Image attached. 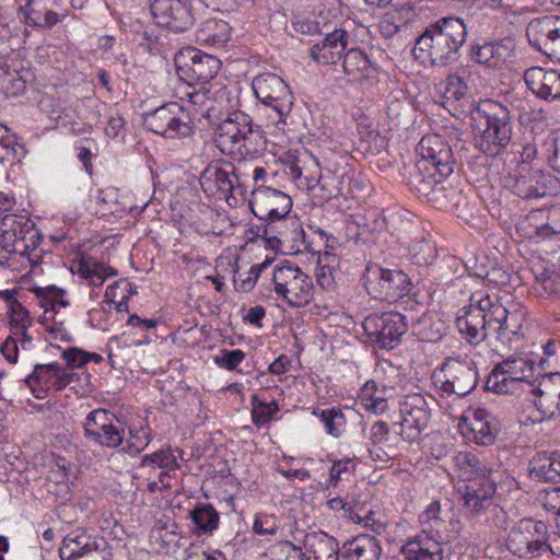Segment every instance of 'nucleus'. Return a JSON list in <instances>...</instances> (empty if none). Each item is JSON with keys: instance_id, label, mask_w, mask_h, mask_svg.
Segmentation results:
<instances>
[{"instance_id": "nucleus-1", "label": "nucleus", "mask_w": 560, "mask_h": 560, "mask_svg": "<svg viewBox=\"0 0 560 560\" xmlns=\"http://www.w3.org/2000/svg\"><path fill=\"white\" fill-rule=\"evenodd\" d=\"M467 28L457 16H443L430 23L416 39L412 54L422 63L447 67L459 57L466 42Z\"/></svg>"}, {"instance_id": "nucleus-2", "label": "nucleus", "mask_w": 560, "mask_h": 560, "mask_svg": "<svg viewBox=\"0 0 560 560\" xmlns=\"http://www.w3.org/2000/svg\"><path fill=\"white\" fill-rule=\"evenodd\" d=\"M417 150L421 160L410 185L420 197L428 199L438 179L447 178L454 172L455 159L448 143L438 135L422 137Z\"/></svg>"}, {"instance_id": "nucleus-3", "label": "nucleus", "mask_w": 560, "mask_h": 560, "mask_svg": "<svg viewBox=\"0 0 560 560\" xmlns=\"http://www.w3.org/2000/svg\"><path fill=\"white\" fill-rule=\"evenodd\" d=\"M480 115L479 136L475 137L476 147L486 155H499L510 143L512 121L508 107L493 101L481 104L477 112Z\"/></svg>"}, {"instance_id": "nucleus-4", "label": "nucleus", "mask_w": 560, "mask_h": 560, "mask_svg": "<svg viewBox=\"0 0 560 560\" xmlns=\"http://www.w3.org/2000/svg\"><path fill=\"white\" fill-rule=\"evenodd\" d=\"M509 312L501 304H492L489 296L470 304L464 314L456 318V327L470 345H479L493 328L495 331L508 329Z\"/></svg>"}, {"instance_id": "nucleus-5", "label": "nucleus", "mask_w": 560, "mask_h": 560, "mask_svg": "<svg viewBox=\"0 0 560 560\" xmlns=\"http://www.w3.org/2000/svg\"><path fill=\"white\" fill-rule=\"evenodd\" d=\"M548 527L542 521L523 518L511 528L506 538L508 550L524 559H540L550 553Z\"/></svg>"}, {"instance_id": "nucleus-6", "label": "nucleus", "mask_w": 560, "mask_h": 560, "mask_svg": "<svg viewBox=\"0 0 560 560\" xmlns=\"http://www.w3.org/2000/svg\"><path fill=\"white\" fill-rule=\"evenodd\" d=\"M363 285L369 295L376 300L395 302L409 294L411 281L407 273L397 269L369 264L363 275Z\"/></svg>"}, {"instance_id": "nucleus-7", "label": "nucleus", "mask_w": 560, "mask_h": 560, "mask_svg": "<svg viewBox=\"0 0 560 560\" xmlns=\"http://www.w3.org/2000/svg\"><path fill=\"white\" fill-rule=\"evenodd\" d=\"M432 377L443 393L465 397L476 388L479 374L472 361L447 358Z\"/></svg>"}, {"instance_id": "nucleus-8", "label": "nucleus", "mask_w": 560, "mask_h": 560, "mask_svg": "<svg viewBox=\"0 0 560 560\" xmlns=\"http://www.w3.org/2000/svg\"><path fill=\"white\" fill-rule=\"evenodd\" d=\"M275 292L292 306L306 305L313 299V280L296 265L285 260L273 270Z\"/></svg>"}, {"instance_id": "nucleus-9", "label": "nucleus", "mask_w": 560, "mask_h": 560, "mask_svg": "<svg viewBox=\"0 0 560 560\" xmlns=\"http://www.w3.org/2000/svg\"><path fill=\"white\" fill-rule=\"evenodd\" d=\"M178 77L188 85L212 84L221 68V60L195 47L182 49L174 58Z\"/></svg>"}, {"instance_id": "nucleus-10", "label": "nucleus", "mask_w": 560, "mask_h": 560, "mask_svg": "<svg viewBox=\"0 0 560 560\" xmlns=\"http://www.w3.org/2000/svg\"><path fill=\"white\" fill-rule=\"evenodd\" d=\"M143 125L152 132L165 138H182L192 133L188 113L177 103H166L143 114Z\"/></svg>"}, {"instance_id": "nucleus-11", "label": "nucleus", "mask_w": 560, "mask_h": 560, "mask_svg": "<svg viewBox=\"0 0 560 560\" xmlns=\"http://www.w3.org/2000/svg\"><path fill=\"white\" fill-rule=\"evenodd\" d=\"M506 187L522 199H538L550 194L555 177L534 167L526 161H521L516 167L509 173L505 179Z\"/></svg>"}, {"instance_id": "nucleus-12", "label": "nucleus", "mask_w": 560, "mask_h": 560, "mask_svg": "<svg viewBox=\"0 0 560 560\" xmlns=\"http://www.w3.org/2000/svg\"><path fill=\"white\" fill-rule=\"evenodd\" d=\"M253 90L262 104L278 114V124H287L293 106V95L283 79L275 73H261L253 80Z\"/></svg>"}, {"instance_id": "nucleus-13", "label": "nucleus", "mask_w": 560, "mask_h": 560, "mask_svg": "<svg viewBox=\"0 0 560 560\" xmlns=\"http://www.w3.org/2000/svg\"><path fill=\"white\" fill-rule=\"evenodd\" d=\"M83 435L96 445L116 448L124 443L125 428L114 413L106 409H94L83 422Z\"/></svg>"}, {"instance_id": "nucleus-14", "label": "nucleus", "mask_w": 560, "mask_h": 560, "mask_svg": "<svg viewBox=\"0 0 560 560\" xmlns=\"http://www.w3.org/2000/svg\"><path fill=\"white\" fill-rule=\"evenodd\" d=\"M363 329L370 340L381 349L396 348L408 329L407 317L398 312L366 317Z\"/></svg>"}, {"instance_id": "nucleus-15", "label": "nucleus", "mask_w": 560, "mask_h": 560, "mask_svg": "<svg viewBox=\"0 0 560 560\" xmlns=\"http://www.w3.org/2000/svg\"><path fill=\"white\" fill-rule=\"evenodd\" d=\"M431 413L428 402L421 395L409 396L400 408V420L393 423L395 432L402 440L415 442L428 427Z\"/></svg>"}, {"instance_id": "nucleus-16", "label": "nucleus", "mask_w": 560, "mask_h": 560, "mask_svg": "<svg viewBox=\"0 0 560 560\" xmlns=\"http://www.w3.org/2000/svg\"><path fill=\"white\" fill-rule=\"evenodd\" d=\"M248 203L258 220L285 217L292 208L289 195L265 185L253 188Z\"/></svg>"}, {"instance_id": "nucleus-17", "label": "nucleus", "mask_w": 560, "mask_h": 560, "mask_svg": "<svg viewBox=\"0 0 560 560\" xmlns=\"http://www.w3.org/2000/svg\"><path fill=\"white\" fill-rule=\"evenodd\" d=\"M150 10L159 26L174 33L185 32L195 23L191 5L182 0H152Z\"/></svg>"}, {"instance_id": "nucleus-18", "label": "nucleus", "mask_w": 560, "mask_h": 560, "mask_svg": "<svg viewBox=\"0 0 560 560\" xmlns=\"http://www.w3.org/2000/svg\"><path fill=\"white\" fill-rule=\"evenodd\" d=\"M536 396L533 401L537 408L538 415L529 417L533 422H539L544 418H551L560 413V373H547L540 376L538 384L532 382V388L527 389Z\"/></svg>"}, {"instance_id": "nucleus-19", "label": "nucleus", "mask_w": 560, "mask_h": 560, "mask_svg": "<svg viewBox=\"0 0 560 560\" xmlns=\"http://www.w3.org/2000/svg\"><path fill=\"white\" fill-rule=\"evenodd\" d=\"M458 492L462 494L463 506L467 514L478 516L492 505L497 481L493 477L472 479L460 487Z\"/></svg>"}, {"instance_id": "nucleus-20", "label": "nucleus", "mask_w": 560, "mask_h": 560, "mask_svg": "<svg viewBox=\"0 0 560 560\" xmlns=\"http://www.w3.org/2000/svg\"><path fill=\"white\" fill-rule=\"evenodd\" d=\"M249 115L235 112L229 115L214 128L213 141L217 148L225 155H236Z\"/></svg>"}, {"instance_id": "nucleus-21", "label": "nucleus", "mask_w": 560, "mask_h": 560, "mask_svg": "<svg viewBox=\"0 0 560 560\" xmlns=\"http://www.w3.org/2000/svg\"><path fill=\"white\" fill-rule=\"evenodd\" d=\"M349 34L336 28L325 34V37L310 48V57L322 65H335L341 60L348 45Z\"/></svg>"}, {"instance_id": "nucleus-22", "label": "nucleus", "mask_w": 560, "mask_h": 560, "mask_svg": "<svg viewBox=\"0 0 560 560\" xmlns=\"http://www.w3.org/2000/svg\"><path fill=\"white\" fill-rule=\"evenodd\" d=\"M440 538L429 534V529L424 528L401 546L400 553L405 560H443L444 552Z\"/></svg>"}, {"instance_id": "nucleus-23", "label": "nucleus", "mask_w": 560, "mask_h": 560, "mask_svg": "<svg viewBox=\"0 0 560 560\" xmlns=\"http://www.w3.org/2000/svg\"><path fill=\"white\" fill-rule=\"evenodd\" d=\"M524 79L528 89L538 97L546 101L560 98V73L558 71H547L535 67L525 72Z\"/></svg>"}, {"instance_id": "nucleus-24", "label": "nucleus", "mask_w": 560, "mask_h": 560, "mask_svg": "<svg viewBox=\"0 0 560 560\" xmlns=\"http://www.w3.org/2000/svg\"><path fill=\"white\" fill-rule=\"evenodd\" d=\"M343 73L349 81L363 83L374 78L377 69L368 54L359 47L347 49L342 57Z\"/></svg>"}, {"instance_id": "nucleus-25", "label": "nucleus", "mask_w": 560, "mask_h": 560, "mask_svg": "<svg viewBox=\"0 0 560 560\" xmlns=\"http://www.w3.org/2000/svg\"><path fill=\"white\" fill-rule=\"evenodd\" d=\"M511 54L512 48L503 42L474 43L469 46L468 58L476 63L498 68Z\"/></svg>"}, {"instance_id": "nucleus-26", "label": "nucleus", "mask_w": 560, "mask_h": 560, "mask_svg": "<svg viewBox=\"0 0 560 560\" xmlns=\"http://www.w3.org/2000/svg\"><path fill=\"white\" fill-rule=\"evenodd\" d=\"M109 545L104 537L88 535L84 529H77L68 534L59 549V556L66 559L78 553H84L92 550L105 551Z\"/></svg>"}, {"instance_id": "nucleus-27", "label": "nucleus", "mask_w": 560, "mask_h": 560, "mask_svg": "<svg viewBox=\"0 0 560 560\" xmlns=\"http://www.w3.org/2000/svg\"><path fill=\"white\" fill-rule=\"evenodd\" d=\"M528 31L535 37V45L539 50H560V19L544 16L529 24Z\"/></svg>"}, {"instance_id": "nucleus-28", "label": "nucleus", "mask_w": 560, "mask_h": 560, "mask_svg": "<svg viewBox=\"0 0 560 560\" xmlns=\"http://www.w3.org/2000/svg\"><path fill=\"white\" fill-rule=\"evenodd\" d=\"M235 166L232 163H224L223 166H209L202 173L200 183L205 191L211 194L220 192L224 197L233 190Z\"/></svg>"}, {"instance_id": "nucleus-29", "label": "nucleus", "mask_w": 560, "mask_h": 560, "mask_svg": "<svg viewBox=\"0 0 560 560\" xmlns=\"http://www.w3.org/2000/svg\"><path fill=\"white\" fill-rule=\"evenodd\" d=\"M382 555L380 541L371 535H359L342 546V560H378Z\"/></svg>"}, {"instance_id": "nucleus-30", "label": "nucleus", "mask_w": 560, "mask_h": 560, "mask_svg": "<svg viewBox=\"0 0 560 560\" xmlns=\"http://www.w3.org/2000/svg\"><path fill=\"white\" fill-rule=\"evenodd\" d=\"M304 546L306 560H338L339 544L326 533H312L306 535Z\"/></svg>"}, {"instance_id": "nucleus-31", "label": "nucleus", "mask_w": 560, "mask_h": 560, "mask_svg": "<svg viewBox=\"0 0 560 560\" xmlns=\"http://www.w3.org/2000/svg\"><path fill=\"white\" fill-rule=\"evenodd\" d=\"M456 466L460 476L469 482L472 479L492 478L493 468L479 455L471 452L459 453L456 458Z\"/></svg>"}, {"instance_id": "nucleus-32", "label": "nucleus", "mask_w": 560, "mask_h": 560, "mask_svg": "<svg viewBox=\"0 0 560 560\" xmlns=\"http://www.w3.org/2000/svg\"><path fill=\"white\" fill-rule=\"evenodd\" d=\"M530 475L540 481H560V451L538 453L534 457Z\"/></svg>"}, {"instance_id": "nucleus-33", "label": "nucleus", "mask_w": 560, "mask_h": 560, "mask_svg": "<svg viewBox=\"0 0 560 560\" xmlns=\"http://www.w3.org/2000/svg\"><path fill=\"white\" fill-rule=\"evenodd\" d=\"M240 147L241 150L236 155L242 158H254L267 149L266 132L260 125L253 121L250 116L249 121L246 122Z\"/></svg>"}, {"instance_id": "nucleus-34", "label": "nucleus", "mask_w": 560, "mask_h": 560, "mask_svg": "<svg viewBox=\"0 0 560 560\" xmlns=\"http://www.w3.org/2000/svg\"><path fill=\"white\" fill-rule=\"evenodd\" d=\"M229 23L218 19H207L196 32V40L206 45H223L230 39Z\"/></svg>"}, {"instance_id": "nucleus-35", "label": "nucleus", "mask_w": 560, "mask_h": 560, "mask_svg": "<svg viewBox=\"0 0 560 560\" xmlns=\"http://www.w3.org/2000/svg\"><path fill=\"white\" fill-rule=\"evenodd\" d=\"M503 374L513 376L516 383L526 390L532 388L530 378L534 377V362L524 358H509L497 364Z\"/></svg>"}, {"instance_id": "nucleus-36", "label": "nucleus", "mask_w": 560, "mask_h": 560, "mask_svg": "<svg viewBox=\"0 0 560 560\" xmlns=\"http://www.w3.org/2000/svg\"><path fill=\"white\" fill-rule=\"evenodd\" d=\"M529 219L533 221H542L536 225V234L539 237H550L560 234V203L547 209H536L530 211Z\"/></svg>"}, {"instance_id": "nucleus-37", "label": "nucleus", "mask_w": 560, "mask_h": 560, "mask_svg": "<svg viewBox=\"0 0 560 560\" xmlns=\"http://www.w3.org/2000/svg\"><path fill=\"white\" fill-rule=\"evenodd\" d=\"M189 517L198 534H211L219 525V513L209 503L198 502L189 511Z\"/></svg>"}, {"instance_id": "nucleus-38", "label": "nucleus", "mask_w": 560, "mask_h": 560, "mask_svg": "<svg viewBox=\"0 0 560 560\" xmlns=\"http://www.w3.org/2000/svg\"><path fill=\"white\" fill-rule=\"evenodd\" d=\"M486 389L493 390L497 394H510L513 395L518 390L526 392L521 386V383H516L513 376L503 374V371L498 365L493 368L486 381Z\"/></svg>"}, {"instance_id": "nucleus-39", "label": "nucleus", "mask_w": 560, "mask_h": 560, "mask_svg": "<svg viewBox=\"0 0 560 560\" xmlns=\"http://www.w3.org/2000/svg\"><path fill=\"white\" fill-rule=\"evenodd\" d=\"M32 292L39 300V305L45 308V313L48 311L56 312V304L62 307L69 305V302L63 300L66 291L56 285L35 287L32 289Z\"/></svg>"}, {"instance_id": "nucleus-40", "label": "nucleus", "mask_w": 560, "mask_h": 560, "mask_svg": "<svg viewBox=\"0 0 560 560\" xmlns=\"http://www.w3.org/2000/svg\"><path fill=\"white\" fill-rule=\"evenodd\" d=\"M313 415L320 418L326 432L334 438H339L346 429L347 420L341 409L330 408L322 411L315 410Z\"/></svg>"}, {"instance_id": "nucleus-41", "label": "nucleus", "mask_w": 560, "mask_h": 560, "mask_svg": "<svg viewBox=\"0 0 560 560\" xmlns=\"http://www.w3.org/2000/svg\"><path fill=\"white\" fill-rule=\"evenodd\" d=\"M278 411L279 406L277 401L267 402L257 395L252 397V419L256 427L259 428L268 423Z\"/></svg>"}, {"instance_id": "nucleus-42", "label": "nucleus", "mask_w": 560, "mask_h": 560, "mask_svg": "<svg viewBox=\"0 0 560 560\" xmlns=\"http://www.w3.org/2000/svg\"><path fill=\"white\" fill-rule=\"evenodd\" d=\"M470 431L472 433L474 441L483 446H488L494 443L499 429L493 422V419L486 422L479 420H471Z\"/></svg>"}, {"instance_id": "nucleus-43", "label": "nucleus", "mask_w": 560, "mask_h": 560, "mask_svg": "<svg viewBox=\"0 0 560 560\" xmlns=\"http://www.w3.org/2000/svg\"><path fill=\"white\" fill-rule=\"evenodd\" d=\"M57 4L55 0H27L21 8L23 19L30 26L39 27L44 12L50 5Z\"/></svg>"}, {"instance_id": "nucleus-44", "label": "nucleus", "mask_w": 560, "mask_h": 560, "mask_svg": "<svg viewBox=\"0 0 560 560\" xmlns=\"http://www.w3.org/2000/svg\"><path fill=\"white\" fill-rule=\"evenodd\" d=\"M12 220H14L13 215H4L0 220V246L9 254L21 255L18 248L22 246V242L16 241V236L13 232L14 222Z\"/></svg>"}, {"instance_id": "nucleus-45", "label": "nucleus", "mask_w": 560, "mask_h": 560, "mask_svg": "<svg viewBox=\"0 0 560 560\" xmlns=\"http://www.w3.org/2000/svg\"><path fill=\"white\" fill-rule=\"evenodd\" d=\"M288 240L283 241V246L288 245L293 253L302 252V246L307 249L305 232L296 218H289V228H287Z\"/></svg>"}, {"instance_id": "nucleus-46", "label": "nucleus", "mask_w": 560, "mask_h": 560, "mask_svg": "<svg viewBox=\"0 0 560 560\" xmlns=\"http://www.w3.org/2000/svg\"><path fill=\"white\" fill-rule=\"evenodd\" d=\"M268 221V228L273 231L271 235H267V245L271 249H280L283 246V241L288 240L287 228H289V218L282 217L279 219H266Z\"/></svg>"}, {"instance_id": "nucleus-47", "label": "nucleus", "mask_w": 560, "mask_h": 560, "mask_svg": "<svg viewBox=\"0 0 560 560\" xmlns=\"http://www.w3.org/2000/svg\"><path fill=\"white\" fill-rule=\"evenodd\" d=\"M420 523L422 526H430L429 534L440 536V527L445 523V520L441 513V504L439 501H433L423 513L420 514Z\"/></svg>"}, {"instance_id": "nucleus-48", "label": "nucleus", "mask_w": 560, "mask_h": 560, "mask_svg": "<svg viewBox=\"0 0 560 560\" xmlns=\"http://www.w3.org/2000/svg\"><path fill=\"white\" fill-rule=\"evenodd\" d=\"M142 466L152 465L160 468L175 469L178 467L176 457L170 450H160L152 454L144 455Z\"/></svg>"}, {"instance_id": "nucleus-49", "label": "nucleus", "mask_w": 560, "mask_h": 560, "mask_svg": "<svg viewBox=\"0 0 560 560\" xmlns=\"http://www.w3.org/2000/svg\"><path fill=\"white\" fill-rule=\"evenodd\" d=\"M13 312L16 314V318H12L10 324L12 327H15L22 335L21 346L24 347L26 343L32 341V337L27 334L28 326L31 325V319L28 318V311L20 303L16 302V308H13Z\"/></svg>"}, {"instance_id": "nucleus-50", "label": "nucleus", "mask_w": 560, "mask_h": 560, "mask_svg": "<svg viewBox=\"0 0 560 560\" xmlns=\"http://www.w3.org/2000/svg\"><path fill=\"white\" fill-rule=\"evenodd\" d=\"M418 264L431 265L436 258V246L431 241L422 240L412 247Z\"/></svg>"}, {"instance_id": "nucleus-51", "label": "nucleus", "mask_w": 560, "mask_h": 560, "mask_svg": "<svg viewBox=\"0 0 560 560\" xmlns=\"http://www.w3.org/2000/svg\"><path fill=\"white\" fill-rule=\"evenodd\" d=\"M446 85H445V95L446 97L453 98V100H462L468 91L467 83L465 79L458 74H450L446 78Z\"/></svg>"}, {"instance_id": "nucleus-52", "label": "nucleus", "mask_w": 560, "mask_h": 560, "mask_svg": "<svg viewBox=\"0 0 560 560\" xmlns=\"http://www.w3.org/2000/svg\"><path fill=\"white\" fill-rule=\"evenodd\" d=\"M245 359V353L241 349L228 350L221 349L220 353L214 357V362L229 371L236 366Z\"/></svg>"}, {"instance_id": "nucleus-53", "label": "nucleus", "mask_w": 560, "mask_h": 560, "mask_svg": "<svg viewBox=\"0 0 560 560\" xmlns=\"http://www.w3.org/2000/svg\"><path fill=\"white\" fill-rule=\"evenodd\" d=\"M49 364H36L33 373L26 378V383L32 386L33 384L45 385L47 387H54V380H56L55 370H46L44 368Z\"/></svg>"}, {"instance_id": "nucleus-54", "label": "nucleus", "mask_w": 560, "mask_h": 560, "mask_svg": "<svg viewBox=\"0 0 560 560\" xmlns=\"http://www.w3.org/2000/svg\"><path fill=\"white\" fill-rule=\"evenodd\" d=\"M45 369L56 371V380H54V388L56 390H62L66 386H68L75 378H78L77 373L68 371V369L62 368L57 362L49 363V366H47Z\"/></svg>"}, {"instance_id": "nucleus-55", "label": "nucleus", "mask_w": 560, "mask_h": 560, "mask_svg": "<svg viewBox=\"0 0 560 560\" xmlns=\"http://www.w3.org/2000/svg\"><path fill=\"white\" fill-rule=\"evenodd\" d=\"M32 228H28L26 233H24V240H22V246H20L19 252L21 255L27 254L30 250H34L38 247L42 241V233L36 228L35 222L31 221Z\"/></svg>"}, {"instance_id": "nucleus-56", "label": "nucleus", "mask_w": 560, "mask_h": 560, "mask_svg": "<svg viewBox=\"0 0 560 560\" xmlns=\"http://www.w3.org/2000/svg\"><path fill=\"white\" fill-rule=\"evenodd\" d=\"M253 530L257 535H275L278 530V527L273 516L260 514L255 518Z\"/></svg>"}, {"instance_id": "nucleus-57", "label": "nucleus", "mask_w": 560, "mask_h": 560, "mask_svg": "<svg viewBox=\"0 0 560 560\" xmlns=\"http://www.w3.org/2000/svg\"><path fill=\"white\" fill-rule=\"evenodd\" d=\"M199 89L187 93L188 101L194 105H205L207 101L214 96L213 84H198Z\"/></svg>"}, {"instance_id": "nucleus-58", "label": "nucleus", "mask_w": 560, "mask_h": 560, "mask_svg": "<svg viewBox=\"0 0 560 560\" xmlns=\"http://www.w3.org/2000/svg\"><path fill=\"white\" fill-rule=\"evenodd\" d=\"M454 189L446 183V178H439L434 185L433 191H431L428 201L442 202L443 200L450 199L454 194Z\"/></svg>"}, {"instance_id": "nucleus-59", "label": "nucleus", "mask_w": 560, "mask_h": 560, "mask_svg": "<svg viewBox=\"0 0 560 560\" xmlns=\"http://www.w3.org/2000/svg\"><path fill=\"white\" fill-rule=\"evenodd\" d=\"M270 264V260H265L262 264L252 266L248 271V277L242 280L240 288H237V290H241L243 292H249L254 288L261 271L265 268H267Z\"/></svg>"}, {"instance_id": "nucleus-60", "label": "nucleus", "mask_w": 560, "mask_h": 560, "mask_svg": "<svg viewBox=\"0 0 560 560\" xmlns=\"http://www.w3.org/2000/svg\"><path fill=\"white\" fill-rule=\"evenodd\" d=\"M139 45L150 54L159 51V36L155 34L154 28L147 27L143 30L140 34Z\"/></svg>"}, {"instance_id": "nucleus-61", "label": "nucleus", "mask_w": 560, "mask_h": 560, "mask_svg": "<svg viewBox=\"0 0 560 560\" xmlns=\"http://www.w3.org/2000/svg\"><path fill=\"white\" fill-rule=\"evenodd\" d=\"M389 431V425L385 421H375L371 427L370 440L374 445L383 444L388 440Z\"/></svg>"}, {"instance_id": "nucleus-62", "label": "nucleus", "mask_w": 560, "mask_h": 560, "mask_svg": "<svg viewBox=\"0 0 560 560\" xmlns=\"http://www.w3.org/2000/svg\"><path fill=\"white\" fill-rule=\"evenodd\" d=\"M94 276L92 277V285L101 287L104 281L113 276L117 275V271L110 267L106 266L102 262L94 261Z\"/></svg>"}, {"instance_id": "nucleus-63", "label": "nucleus", "mask_w": 560, "mask_h": 560, "mask_svg": "<svg viewBox=\"0 0 560 560\" xmlns=\"http://www.w3.org/2000/svg\"><path fill=\"white\" fill-rule=\"evenodd\" d=\"M62 358L69 368H82L85 365L86 351L79 348H69L62 352Z\"/></svg>"}, {"instance_id": "nucleus-64", "label": "nucleus", "mask_w": 560, "mask_h": 560, "mask_svg": "<svg viewBox=\"0 0 560 560\" xmlns=\"http://www.w3.org/2000/svg\"><path fill=\"white\" fill-rule=\"evenodd\" d=\"M544 506L546 510L555 512L556 521L560 524V487L547 493Z\"/></svg>"}]
</instances>
